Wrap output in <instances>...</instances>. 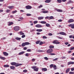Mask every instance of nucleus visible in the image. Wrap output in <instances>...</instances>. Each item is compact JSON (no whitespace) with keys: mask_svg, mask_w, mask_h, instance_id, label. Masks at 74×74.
<instances>
[{"mask_svg":"<svg viewBox=\"0 0 74 74\" xmlns=\"http://www.w3.org/2000/svg\"><path fill=\"white\" fill-rule=\"evenodd\" d=\"M15 39L16 40H21V38H18V37H16L15 38Z\"/></svg>","mask_w":74,"mask_h":74,"instance_id":"obj_23","label":"nucleus"},{"mask_svg":"<svg viewBox=\"0 0 74 74\" xmlns=\"http://www.w3.org/2000/svg\"><path fill=\"white\" fill-rule=\"evenodd\" d=\"M22 65V64H18V63H16V64L15 66L16 67H18V66H21Z\"/></svg>","mask_w":74,"mask_h":74,"instance_id":"obj_9","label":"nucleus"},{"mask_svg":"<svg viewBox=\"0 0 74 74\" xmlns=\"http://www.w3.org/2000/svg\"><path fill=\"white\" fill-rule=\"evenodd\" d=\"M71 28H72V29H74V24H72V25L71 26Z\"/></svg>","mask_w":74,"mask_h":74,"instance_id":"obj_48","label":"nucleus"},{"mask_svg":"<svg viewBox=\"0 0 74 74\" xmlns=\"http://www.w3.org/2000/svg\"><path fill=\"white\" fill-rule=\"evenodd\" d=\"M4 67H9L10 66L8 64L4 65Z\"/></svg>","mask_w":74,"mask_h":74,"instance_id":"obj_25","label":"nucleus"},{"mask_svg":"<svg viewBox=\"0 0 74 74\" xmlns=\"http://www.w3.org/2000/svg\"><path fill=\"white\" fill-rule=\"evenodd\" d=\"M73 49H74V47H71L70 49V50H73Z\"/></svg>","mask_w":74,"mask_h":74,"instance_id":"obj_63","label":"nucleus"},{"mask_svg":"<svg viewBox=\"0 0 74 74\" xmlns=\"http://www.w3.org/2000/svg\"><path fill=\"white\" fill-rule=\"evenodd\" d=\"M46 26L47 27H49L50 26V24L48 23H46Z\"/></svg>","mask_w":74,"mask_h":74,"instance_id":"obj_33","label":"nucleus"},{"mask_svg":"<svg viewBox=\"0 0 74 74\" xmlns=\"http://www.w3.org/2000/svg\"><path fill=\"white\" fill-rule=\"evenodd\" d=\"M10 10H6V12H7L8 13L9 12H10Z\"/></svg>","mask_w":74,"mask_h":74,"instance_id":"obj_56","label":"nucleus"},{"mask_svg":"<svg viewBox=\"0 0 74 74\" xmlns=\"http://www.w3.org/2000/svg\"><path fill=\"white\" fill-rule=\"evenodd\" d=\"M65 44V45H68V44H69V42H66L65 43H64Z\"/></svg>","mask_w":74,"mask_h":74,"instance_id":"obj_64","label":"nucleus"},{"mask_svg":"<svg viewBox=\"0 0 74 74\" xmlns=\"http://www.w3.org/2000/svg\"><path fill=\"white\" fill-rule=\"evenodd\" d=\"M38 23V21H35L34 22V24H36V23Z\"/></svg>","mask_w":74,"mask_h":74,"instance_id":"obj_37","label":"nucleus"},{"mask_svg":"<svg viewBox=\"0 0 74 74\" xmlns=\"http://www.w3.org/2000/svg\"><path fill=\"white\" fill-rule=\"evenodd\" d=\"M25 53V51H23L22 52H20L18 53L19 55H22V54H23Z\"/></svg>","mask_w":74,"mask_h":74,"instance_id":"obj_21","label":"nucleus"},{"mask_svg":"<svg viewBox=\"0 0 74 74\" xmlns=\"http://www.w3.org/2000/svg\"><path fill=\"white\" fill-rule=\"evenodd\" d=\"M45 19H49V17L47 16L46 17H45Z\"/></svg>","mask_w":74,"mask_h":74,"instance_id":"obj_51","label":"nucleus"},{"mask_svg":"<svg viewBox=\"0 0 74 74\" xmlns=\"http://www.w3.org/2000/svg\"><path fill=\"white\" fill-rule=\"evenodd\" d=\"M29 53H26L25 54L26 56H27V57L29 56Z\"/></svg>","mask_w":74,"mask_h":74,"instance_id":"obj_44","label":"nucleus"},{"mask_svg":"<svg viewBox=\"0 0 74 74\" xmlns=\"http://www.w3.org/2000/svg\"><path fill=\"white\" fill-rule=\"evenodd\" d=\"M57 1L59 3H60L62 2L61 0H57Z\"/></svg>","mask_w":74,"mask_h":74,"instance_id":"obj_43","label":"nucleus"},{"mask_svg":"<svg viewBox=\"0 0 74 74\" xmlns=\"http://www.w3.org/2000/svg\"><path fill=\"white\" fill-rule=\"evenodd\" d=\"M69 71H70V68L67 69V70L66 71V73H68Z\"/></svg>","mask_w":74,"mask_h":74,"instance_id":"obj_31","label":"nucleus"},{"mask_svg":"<svg viewBox=\"0 0 74 74\" xmlns=\"http://www.w3.org/2000/svg\"><path fill=\"white\" fill-rule=\"evenodd\" d=\"M53 68L54 69V70H56V69H57V67L56 65H54L53 66Z\"/></svg>","mask_w":74,"mask_h":74,"instance_id":"obj_20","label":"nucleus"},{"mask_svg":"<svg viewBox=\"0 0 74 74\" xmlns=\"http://www.w3.org/2000/svg\"><path fill=\"white\" fill-rule=\"evenodd\" d=\"M53 52V49H50L47 50V52L48 53H52V52Z\"/></svg>","mask_w":74,"mask_h":74,"instance_id":"obj_3","label":"nucleus"},{"mask_svg":"<svg viewBox=\"0 0 74 74\" xmlns=\"http://www.w3.org/2000/svg\"><path fill=\"white\" fill-rule=\"evenodd\" d=\"M10 68L12 70H14V69H15V66H10Z\"/></svg>","mask_w":74,"mask_h":74,"instance_id":"obj_16","label":"nucleus"},{"mask_svg":"<svg viewBox=\"0 0 74 74\" xmlns=\"http://www.w3.org/2000/svg\"><path fill=\"white\" fill-rule=\"evenodd\" d=\"M69 74H74V72H70L69 73Z\"/></svg>","mask_w":74,"mask_h":74,"instance_id":"obj_62","label":"nucleus"},{"mask_svg":"<svg viewBox=\"0 0 74 74\" xmlns=\"http://www.w3.org/2000/svg\"><path fill=\"white\" fill-rule=\"evenodd\" d=\"M38 52H45V51L44 50H38Z\"/></svg>","mask_w":74,"mask_h":74,"instance_id":"obj_22","label":"nucleus"},{"mask_svg":"<svg viewBox=\"0 0 74 74\" xmlns=\"http://www.w3.org/2000/svg\"><path fill=\"white\" fill-rule=\"evenodd\" d=\"M25 35H23L21 36L22 38H25Z\"/></svg>","mask_w":74,"mask_h":74,"instance_id":"obj_54","label":"nucleus"},{"mask_svg":"<svg viewBox=\"0 0 74 74\" xmlns=\"http://www.w3.org/2000/svg\"><path fill=\"white\" fill-rule=\"evenodd\" d=\"M57 11L58 12H63V10L61 9H57Z\"/></svg>","mask_w":74,"mask_h":74,"instance_id":"obj_27","label":"nucleus"},{"mask_svg":"<svg viewBox=\"0 0 74 74\" xmlns=\"http://www.w3.org/2000/svg\"><path fill=\"white\" fill-rule=\"evenodd\" d=\"M44 44V43L42 42H40L39 44L40 45H42Z\"/></svg>","mask_w":74,"mask_h":74,"instance_id":"obj_46","label":"nucleus"},{"mask_svg":"<svg viewBox=\"0 0 74 74\" xmlns=\"http://www.w3.org/2000/svg\"><path fill=\"white\" fill-rule=\"evenodd\" d=\"M36 27L40 28L42 27V26L40 24H38L36 25Z\"/></svg>","mask_w":74,"mask_h":74,"instance_id":"obj_8","label":"nucleus"},{"mask_svg":"<svg viewBox=\"0 0 74 74\" xmlns=\"http://www.w3.org/2000/svg\"><path fill=\"white\" fill-rule=\"evenodd\" d=\"M45 2V3H50V2H51V0H46Z\"/></svg>","mask_w":74,"mask_h":74,"instance_id":"obj_28","label":"nucleus"},{"mask_svg":"<svg viewBox=\"0 0 74 74\" xmlns=\"http://www.w3.org/2000/svg\"><path fill=\"white\" fill-rule=\"evenodd\" d=\"M35 60H35V59L33 58L32 59V62H34V61H35Z\"/></svg>","mask_w":74,"mask_h":74,"instance_id":"obj_60","label":"nucleus"},{"mask_svg":"<svg viewBox=\"0 0 74 74\" xmlns=\"http://www.w3.org/2000/svg\"><path fill=\"white\" fill-rule=\"evenodd\" d=\"M42 29H37L36 30V31L38 32H42Z\"/></svg>","mask_w":74,"mask_h":74,"instance_id":"obj_17","label":"nucleus"},{"mask_svg":"<svg viewBox=\"0 0 74 74\" xmlns=\"http://www.w3.org/2000/svg\"><path fill=\"white\" fill-rule=\"evenodd\" d=\"M52 67H53V64H51L50 65V68Z\"/></svg>","mask_w":74,"mask_h":74,"instance_id":"obj_49","label":"nucleus"},{"mask_svg":"<svg viewBox=\"0 0 74 74\" xmlns=\"http://www.w3.org/2000/svg\"><path fill=\"white\" fill-rule=\"evenodd\" d=\"M3 53L4 56H8V53L6 52H3Z\"/></svg>","mask_w":74,"mask_h":74,"instance_id":"obj_12","label":"nucleus"},{"mask_svg":"<svg viewBox=\"0 0 74 74\" xmlns=\"http://www.w3.org/2000/svg\"><path fill=\"white\" fill-rule=\"evenodd\" d=\"M50 54L51 55H55V54L54 53H51Z\"/></svg>","mask_w":74,"mask_h":74,"instance_id":"obj_58","label":"nucleus"},{"mask_svg":"<svg viewBox=\"0 0 74 74\" xmlns=\"http://www.w3.org/2000/svg\"><path fill=\"white\" fill-rule=\"evenodd\" d=\"M0 58L3 60H5V58L4 57H0Z\"/></svg>","mask_w":74,"mask_h":74,"instance_id":"obj_40","label":"nucleus"},{"mask_svg":"<svg viewBox=\"0 0 74 74\" xmlns=\"http://www.w3.org/2000/svg\"><path fill=\"white\" fill-rule=\"evenodd\" d=\"M58 22H62V19H60L58 20Z\"/></svg>","mask_w":74,"mask_h":74,"instance_id":"obj_57","label":"nucleus"},{"mask_svg":"<svg viewBox=\"0 0 74 74\" xmlns=\"http://www.w3.org/2000/svg\"><path fill=\"white\" fill-rule=\"evenodd\" d=\"M26 9H27L28 10H29V9H31L32 7V6L30 5H28L26 6Z\"/></svg>","mask_w":74,"mask_h":74,"instance_id":"obj_5","label":"nucleus"},{"mask_svg":"<svg viewBox=\"0 0 74 74\" xmlns=\"http://www.w3.org/2000/svg\"><path fill=\"white\" fill-rule=\"evenodd\" d=\"M74 22V20L73 19H70L68 21L69 23H71Z\"/></svg>","mask_w":74,"mask_h":74,"instance_id":"obj_6","label":"nucleus"},{"mask_svg":"<svg viewBox=\"0 0 74 74\" xmlns=\"http://www.w3.org/2000/svg\"><path fill=\"white\" fill-rule=\"evenodd\" d=\"M49 48H54V46H53L50 45L49 47Z\"/></svg>","mask_w":74,"mask_h":74,"instance_id":"obj_39","label":"nucleus"},{"mask_svg":"<svg viewBox=\"0 0 74 74\" xmlns=\"http://www.w3.org/2000/svg\"><path fill=\"white\" fill-rule=\"evenodd\" d=\"M40 41L38 40L36 42V44H39V43H40Z\"/></svg>","mask_w":74,"mask_h":74,"instance_id":"obj_36","label":"nucleus"},{"mask_svg":"<svg viewBox=\"0 0 74 74\" xmlns=\"http://www.w3.org/2000/svg\"><path fill=\"white\" fill-rule=\"evenodd\" d=\"M13 24H14V23L12 22L9 23L8 24V26H11V25H12Z\"/></svg>","mask_w":74,"mask_h":74,"instance_id":"obj_18","label":"nucleus"},{"mask_svg":"<svg viewBox=\"0 0 74 74\" xmlns=\"http://www.w3.org/2000/svg\"><path fill=\"white\" fill-rule=\"evenodd\" d=\"M73 1H70L67 2L66 4H70V3H72Z\"/></svg>","mask_w":74,"mask_h":74,"instance_id":"obj_19","label":"nucleus"},{"mask_svg":"<svg viewBox=\"0 0 74 74\" xmlns=\"http://www.w3.org/2000/svg\"><path fill=\"white\" fill-rule=\"evenodd\" d=\"M17 12V11L16 10L13 11L12 12V14H15V13H16V12Z\"/></svg>","mask_w":74,"mask_h":74,"instance_id":"obj_34","label":"nucleus"},{"mask_svg":"<svg viewBox=\"0 0 74 74\" xmlns=\"http://www.w3.org/2000/svg\"><path fill=\"white\" fill-rule=\"evenodd\" d=\"M57 38H59V39H63V37H61L60 36H58Z\"/></svg>","mask_w":74,"mask_h":74,"instance_id":"obj_35","label":"nucleus"},{"mask_svg":"<svg viewBox=\"0 0 74 74\" xmlns=\"http://www.w3.org/2000/svg\"><path fill=\"white\" fill-rule=\"evenodd\" d=\"M49 19H52L53 18V16H51L49 17Z\"/></svg>","mask_w":74,"mask_h":74,"instance_id":"obj_41","label":"nucleus"},{"mask_svg":"<svg viewBox=\"0 0 74 74\" xmlns=\"http://www.w3.org/2000/svg\"><path fill=\"white\" fill-rule=\"evenodd\" d=\"M35 31H36V30L34 29H33L31 30V32H35Z\"/></svg>","mask_w":74,"mask_h":74,"instance_id":"obj_45","label":"nucleus"},{"mask_svg":"<svg viewBox=\"0 0 74 74\" xmlns=\"http://www.w3.org/2000/svg\"><path fill=\"white\" fill-rule=\"evenodd\" d=\"M27 16H31L32 15L31 14H26Z\"/></svg>","mask_w":74,"mask_h":74,"instance_id":"obj_53","label":"nucleus"},{"mask_svg":"<svg viewBox=\"0 0 74 74\" xmlns=\"http://www.w3.org/2000/svg\"><path fill=\"white\" fill-rule=\"evenodd\" d=\"M37 66H32L31 67V68H32V69H34H34H35L37 68Z\"/></svg>","mask_w":74,"mask_h":74,"instance_id":"obj_26","label":"nucleus"},{"mask_svg":"<svg viewBox=\"0 0 74 74\" xmlns=\"http://www.w3.org/2000/svg\"><path fill=\"white\" fill-rule=\"evenodd\" d=\"M42 7V5H40V6L38 7V8H41Z\"/></svg>","mask_w":74,"mask_h":74,"instance_id":"obj_42","label":"nucleus"},{"mask_svg":"<svg viewBox=\"0 0 74 74\" xmlns=\"http://www.w3.org/2000/svg\"><path fill=\"white\" fill-rule=\"evenodd\" d=\"M19 27L18 26H16L14 28V29L15 31H16L17 32L19 30Z\"/></svg>","mask_w":74,"mask_h":74,"instance_id":"obj_2","label":"nucleus"},{"mask_svg":"<svg viewBox=\"0 0 74 74\" xmlns=\"http://www.w3.org/2000/svg\"><path fill=\"white\" fill-rule=\"evenodd\" d=\"M12 65V66H15L16 65V62H12L10 63Z\"/></svg>","mask_w":74,"mask_h":74,"instance_id":"obj_14","label":"nucleus"},{"mask_svg":"<svg viewBox=\"0 0 74 74\" xmlns=\"http://www.w3.org/2000/svg\"><path fill=\"white\" fill-rule=\"evenodd\" d=\"M42 71H47V69L46 68H42Z\"/></svg>","mask_w":74,"mask_h":74,"instance_id":"obj_15","label":"nucleus"},{"mask_svg":"<svg viewBox=\"0 0 74 74\" xmlns=\"http://www.w3.org/2000/svg\"><path fill=\"white\" fill-rule=\"evenodd\" d=\"M27 52H31V49H28L27 50Z\"/></svg>","mask_w":74,"mask_h":74,"instance_id":"obj_50","label":"nucleus"},{"mask_svg":"<svg viewBox=\"0 0 74 74\" xmlns=\"http://www.w3.org/2000/svg\"><path fill=\"white\" fill-rule=\"evenodd\" d=\"M29 44H30V43L29 42H23L22 44L21 45V46L22 47H25V45H29Z\"/></svg>","mask_w":74,"mask_h":74,"instance_id":"obj_1","label":"nucleus"},{"mask_svg":"<svg viewBox=\"0 0 74 74\" xmlns=\"http://www.w3.org/2000/svg\"><path fill=\"white\" fill-rule=\"evenodd\" d=\"M38 20H41L44 19V17L42 16H40L38 17Z\"/></svg>","mask_w":74,"mask_h":74,"instance_id":"obj_11","label":"nucleus"},{"mask_svg":"<svg viewBox=\"0 0 74 74\" xmlns=\"http://www.w3.org/2000/svg\"><path fill=\"white\" fill-rule=\"evenodd\" d=\"M8 8L9 9H12L14 8V6H8Z\"/></svg>","mask_w":74,"mask_h":74,"instance_id":"obj_13","label":"nucleus"},{"mask_svg":"<svg viewBox=\"0 0 74 74\" xmlns=\"http://www.w3.org/2000/svg\"><path fill=\"white\" fill-rule=\"evenodd\" d=\"M42 38H43L44 39H47V37L46 36H43V37H42Z\"/></svg>","mask_w":74,"mask_h":74,"instance_id":"obj_47","label":"nucleus"},{"mask_svg":"<svg viewBox=\"0 0 74 74\" xmlns=\"http://www.w3.org/2000/svg\"><path fill=\"white\" fill-rule=\"evenodd\" d=\"M41 23H42V24H46V23H47V22H46L45 21H42L40 22Z\"/></svg>","mask_w":74,"mask_h":74,"instance_id":"obj_24","label":"nucleus"},{"mask_svg":"<svg viewBox=\"0 0 74 74\" xmlns=\"http://www.w3.org/2000/svg\"><path fill=\"white\" fill-rule=\"evenodd\" d=\"M19 33H20V35H23L24 34V33L22 31H21L19 32Z\"/></svg>","mask_w":74,"mask_h":74,"instance_id":"obj_29","label":"nucleus"},{"mask_svg":"<svg viewBox=\"0 0 74 74\" xmlns=\"http://www.w3.org/2000/svg\"><path fill=\"white\" fill-rule=\"evenodd\" d=\"M42 13H48V11L47 10H45L42 12Z\"/></svg>","mask_w":74,"mask_h":74,"instance_id":"obj_32","label":"nucleus"},{"mask_svg":"<svg viewBox=\"0 0 74 74\" xmlns=\"http://www.w3.org/2000/svg\"><path fill=\"white\" fill-rule=\"evenodd\" d=\"M73 35H70L69 36V37L70 38H73Z\"/></svg>","mask_w":74,"mask_h":74,"instance_id":"obj_61","label":"nucleus"},{"mask_svg":"<svg viewBox=\"0 0 74 74\" xmlns=\"http://www.w3.org/2000/svg\"><path fill=\"white\" fill-rule=\"evenodd\" d=\"M38 68H36L35 69H34V71H38Z\"/></svg>","mask_w":74,"mask_h":74,"instance_id":"obj_30","label":"nucleus"},{"mask_svg":"<svg viewBox=\"0 0 74 74\" xmlns=\"http://www.w3.org/2000/svg\"><path fill=\"white\" fill-rule=\"evenodd\" d=\"M58 58H56L55 59H53V61H56V60H58Z\"/></svg>","mask_w":74,"mask_h":74,"instance_id":"obj_38","label":"nucleus"},{"mask_svg":"<svg viewBox=\"0 0 74 74\" xmlns=\"http://www.w3.org/2000/svg\"><path fill=\"white\" fill-rule=\"evenodd\" d=\"M48 36H52V34L51 33H49L48 34Z\"/></svg>","mask_w":74,"mask_h":74,"instance_id":"obj_55","label":"nucleus"},{"mask_svg":"<svg viewBox=\"0 0 74 74\" xmlns=\"http://www.w3.org/2000/svg\"><path fill=\"white\" fill-rule=\"evenodd\" d=\"M59 33L60 34H61V35H66V34L63 32H61Z\"/></svg>","mask_w":74,"mask_h":74,"instance_id":"obj_7","label":"nucleus"},{"mask_svg":"<svg viewBox=\"0 0 74 74\" xmlns=\"http://www.w3.org/2000/svg\"><path fill=\"white\" fill-rule=\"evenodd\" d=\"M44 59H45V60H48V58L47 57H45L44 58Z\"/></svg>","mask_w":74,"mask_h":74,"instance_id":"obj_52","label":"nucleus"},{"mask_svg":"<svg viewBox=\"0 0 74 74\" xmlns=\"http://www.w3.org/2000/svg\"><path fill=\"white\" fill-rule=\"evenodd\" d=\"M74 62H69L68 63V65H70V64H74Z\"/></svg>","mask_w":74,"mask_h":74,"instance_id":"obj_10","label":"nucleus"},{"mask_svg":"<svg viewBox=\"0 0 74 74\" xmlns=\"http://www.w3.org/2000/svg\"><path fill=\"white\" fill-rule=\"evenodd\" d=\"M27 70H25L23 71V72L24 73H26V72H27Z\"/></svg>","mask_w":74,"mask_h":74,"instance_id":"obj_59","label":"nucleus"},{"mask_svg":"<svg viewBox=\"0 0 74 74\" xmlns=\"http://www.w3.org/2000/svg\"><path fill=\"white\" fill-rule=\"evenodd\" d=\"M58 41V40H55L52 43L53 44H60V42Z\"/></svg>","mask_w":74,"mask_h":74,"instance_id":"obj_4","label":"nucleus"}]
</instances>
